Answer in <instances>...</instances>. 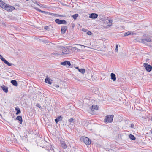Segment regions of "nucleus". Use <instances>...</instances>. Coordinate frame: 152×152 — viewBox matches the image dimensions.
<instances>
[{"mask_svg": "<svg viewBox=\"0 0 152 152\" xmlns=\"http://www.w3.org/2000/svg\"><path fill=\"white\" fill-rule=\"evenodd\" d=\"M67 29V27L66 26H62L61 28V33L63 34L65 33Z\"/></svg>", "mask_w": 152, "mask_h": 152, "instance_id": "11", "label": "nucleus"}, {"mask_svg": "<svg viewBox=\"0 0 152 152\" xmlns=\"http://www.w3.org/2000/svg\"><path fill=\"white\" fill-rule=\"evenodd\" d=\"M2 1L1 0H0V1Z\"/></svg>", "mask_w": 152, "mask_h": 152, "instance_id": "49", "label": "nucleus"}, {"mask_svg": "<svg viewBox=\"0 0 152 152\" xmlns=\"http://www.w3.org/2000/svg\"><path fill=\"white\" fill-rule=\"evenodd\" d=\"M78 71L80 72L82 74H84L85 72V70L83 69H79Z\"/></svg>", "mask_w": 152, "mask_h": 152, "instance_id": "25", "label": "nucleus"}, {"mask_svg": "<svg viewBox=\"0 0 152 152\" xmlns=\"http://www.w3.org/2000/svg\"><path fill=\"white\" fill-rule=\"evenodd\" d=\"M129 138L132 140H135L136 139L135 137L133 135L130 134L129 135Z\"/></svg>", "mask_w": 152, "mask_h": 152, "instance_id": "26", "label": "nucleus"}, {"mask_svg": "<svg viewBox=\"0 0 152 152\" xmlns=\"http://www.w3.org/2000/svg\"><path fill=\"white\" fill-rule=\"evenodd\" d=\"M15 110H16L17 111L16 113V115H18L19 113H20V109L19 108H15Z\"/></svg>", "mask_w": 152, "mask_h": 152, "instance_id": "28", "label": "nucleus"}, {"mask_svg": "<svg viewBox=\"0 0 152 152\" xmlns=\"http://www.w3.org/2000/svg\"><path fill=\"white\" fill-rule=\"evenodd\" d=\"M37 5H38V6H40V5H39L37 3H37H35Z\"/></svg>", "mask_w": 152, "mask_h": 152, "instance_id": "45", "label": "nucleus"}, {"mask_svg": "<svg viewBox=\"0 0 152 152\" xmlns=\"http://www.w3.org/2000/svg\"><path fill=\"white\" fill-rule=\"evenodd\" d=\"M61 145L62 148L64 149H65L67 148V146L66 144L65 143L64 141L63 140H61L60 141Z\"/></svg>", "mask_w": 152, "mask_h": 152, "instance_id": "8", "label": "nucleus"}, {"mask_svg": "<svg viewBox=\"0 0 152 152\" xmlns=\"http://www.w3.org/2000/svg\"><path fill=\"white\" fill-rule=\"evenodd\" d=\"M78 14H76L75 15H74L72 16V17L73 18V19L75 20L77 18L78 16Z\"/></svg>", "mask_w": 152, "mask_h": 152, "instance_id": "29", "label": "nucleus"}, {"mask_svg": "<svg viewBox=\"0 0 152 152\" xmlns=\"http://www.w3.org/2000/svg\"><path fill=\"white\" fill-rule=\"evenodd\" d=\"M0 59L3 62L5 60L1 55H0Z\"/></svg>", "mask_w": 152, "mask_h": 152, "instance_id": "33", "label": "nucleus"}, {"mask_svg": "<svg viewBox=\"0 0 152 152\" xmlns=\"http://www.w3.org/2000/svg\"><path fill=\"white\" fill-rule=\"evenodd\" d=\"M7 4L3 1H0V7L2 8L5 10Z\"/></svg>", "mask_w": 152, "mask_h": 152, "instance_id": "10", "label": "nucleus"}, {"mask_svg": "<svg viewBox=\"0 0 152 152\" xmlns=\"http://www.w3.org/2000/svg\"><path fill=\"white\" fill-rule=\"evenodd\" d=\"M55 87L56 88H58L59 87V86L58 85H56L55 86Z\"/></svg>", "mask_w": 152, "mask_h": 152, "instance_id": "41", "label": "nucleus"}, {"mask_svg": "<svg viewBox=\"0 0 152 152\" xmlns=\"http://www.w3.org/2000/svg\"><path fill=\"white\" fill-rule=\"evenodd\" d=\"M34 8L36 10H37L39 12H40L42 13H47V12H46L45 11H42L41 10H39V9H38V8H37V7H34Z\"/></svg>", "mask_w": 152, "mask_h": 152, "instance_id": "24", "label": "nucleus"}, {"mask_svg": "<svg viewBox=\"0 0 152 152\" xmlns=\"http://www.w3.org/2000/svg\"><path fill=\"white\" fill-rule=\"evenodd\" d=\"M62 119V117L61 116H59L57 117V118L55 119V121L56 123H57L59 121H60Z\"/></svg>", "mask_w": 152, "mask_h": 152, "instance_id": "17", "label": "nucleus"}, {"mask_svg": "<svg viewBox=\"0 0 152 152\" xmlns=\"http://www.w3.org/2000/svg\"><path fill=\"white\" fill-rule=\"evenodd\" d=\"M82 31L84 32H86L87 31V30L84 28H82Z\"/></svg>", "mask_w": 152, "mask_h": 152, "instance_id": "39", "label": "nucleus"}, {"mask_svg": "<svg viewBox=\"0 0 152 152\" xmlns=\"http://www.w3.org/2000/svg\"><path fill=\"white\" fill-rule=\"evenodd\" d=\"M74 120V119L73 118H71L70 119H69V124H71V122H72Z\"/></svg>", "mask_w": 152, "mask_h": 152, "instance_id": "31", "label": "nucleus"}, {"mask_svg": "<svg viewBox=\"0 0 152 152\" xmlns=\"http://www.w3.org/2000/svg\"><path fill=\"white\" fill-rule=\"evenodd\" d=\"M60 50V52H58L57 53L58 55L64 56L69 54L70 53L69 50L65 47L61 48Z\"/></svg>", "mask_w": 152, "mask_h": 152, "instance_id": "1", "label": "nucleus"}, {"mask_svg": "<svg viewBox=\"0 0 152 152\" xmlns=\"http://www.w3.org/2000/svg\"><path fill=\"white\" fill-rule=\"evenodd\" d=\"M111 79L113 81H115L116 80V78L115 75L113 73L110 74Z\"/></svg>", "mask_w": 152, "mask_h": 152, "instance_id": "15", "label": "nucleus"}, {"mask_svg": "<svg viewBox=\"0 0 152 152\" xmlns=\"http://www.w3.org/2000/svg\"><path fill=\"white\" fill-rule=\"evenodd\" d=\"M113 117L114 115H108L106 116L105 118L104 119V121L107 123L111 122L113 121Z\"/></svg>", "mask_w": 152, "mask_h": 152, "instance_id": "2", "label": "nucleus"}, {"mask_svg": "<svg viewBox=\"0 0 152 152\" xmlns=\"http://www.w3.org/2000/svg\"><path fill=\"white\" fill-rule=\"evenodd\" d=\"M75 68H76V69H78V70H79V69L78 68V67H75Z\"/></svg>", "mask_w": 152, "mask_h": 152, "instance_id": "46", "label": "nucleus"}, {"mask_svg": "<svg viewBox=\"0 0 152 152\" xmlns=\"http://www.w3.org/2000/svg\"><path fill=\"white\" fill-rule=\"evenodd\" d=\"M47 13L48 15H52L53 16H56V17H58L59 16L58 15L56 14H54V13H51L50 12H47Z\"/></svg>", "mask_w": 152, "mask_h": 152, "instance_id": "23", "label": "nucleus"}, {"mask_svg": "<svg viewBox=\"0 0 152 152\" xmlns=\"http://www.w3.org/2000/svg\"><path fill=\"white\" fill-rule=\"evenodd\" d=\"M32 2L34 4L36 3H37V1H35V0H32Z\"/></svg>", "mask_w": 152, "mask_h": 152, "instance_id": "40", "label": "nucleus"}, {"mask_svg": "<svg viewBox=\"0 0 152 152\" xmlns=\"http://www.w3.org/2000/svg\"><path fill=\"white\" fill-rule=\"evenodd\" d=\"M2 88L3 91L7 93L8 92V88L7 87H3Z\"/></svg>", "mask_w": 152, "mask_h": 152, "instance_id": "27", "label": "nucleus"}, {"mask_svg": "<svg viewBox=\"0 0 152 152\" xmlns=\"http://www.w3.org/2000/svg\"><path fill=\"white\" fill-rule=\"evenodd\" d=\"M45 82L49 84H51L52 82V80L48 77H46L45 79Z\"/></svg>", "mask_w": 152, "mask_h": 152, "instance_id": "12", "label": "nucleus"}, {"mask_svg": "<svg viewBox=\"0 0 152 152\" xmlns=\"http://www.w3.org/2000/svg\"><path fill=\"white\" fill-rule=\"evenodd\" d=\"M83 141L86 145H89L91 143V141L87 137H84L83 138Z\"/></svg>", "mask_w": 152, "mask_h": 152, "instance_id": "3", "label": "nucleus"}, {"mask_svg": "<svg viewBox=\"0 0 152 152\" xmlns=\"http://www.w3.org/2000/svg\"><path fill=\"white\" fill-rule=\"evenodd\" d=\"M16 119L20 121V124H21L22 123L23 120L21 116H18L16 117Z\"/></svg>", "mask_w": 152, "mask_h": 152, "instance_id": "20", "label": "nucleus"}, {"mask_svg": "<svg viewBox=\"0 0 152 152\" xmlns=\"http://www.w3.org/2000/svg\"><path fill=\"white\" fill-rule=\"evenodd\" d=\"M29 0H26V1H29Z\"/></svg>", "mask_w": 152, "mask_h": 152, "instance_id": "48", "label": "nucleus"}, {"mask_svg": "<svg viewBox=\"0 0 152 152\" xmlns=\"http://www.w3.org/2000/svg\"><path fill=\"white\" fill-rule=\"evenodd\" d=\"M135 34L133 32H132L130 31H128L127 32H126L124 33V37L126 36H127L129 35L130 34H132V35H134Z\"/></svg>", "mask_w": 152, "mask_h": 152, "instance_id": "18", "label": "nucleus"}, {"mask_svg": "<svg viewBox=\"0 0 152 152\" xmlns=\"http://www.w3.org/2000/svg\"><path fill=\"white\" fill-rule=\"evenodd\" d=\"M75 45H80V46H83L84 47H87V48H88V47H86V46H85L84 45H81V44H75Z\"/></svg>", "mask_w": 152, "mask_h": 152, "instance_id": "37", "label": "nucleus"}, {"mask_svg": "<svg viewBox=\"0 0 152 152\" xmlns=\"http://www.w3.org/2000/svg\"><path fill=\"white\" fill-rule=\"evenodd\" d=\"M98 15L95 13H92L90 14L89 18H96L98 17Z\"/></svg>", "mask_w": 152, "mask_h": 152, "instance_id": "13", "label": "nucleus"}, {"mask_svg": "<svg viewBox=\"0 0 152 152\" xmlns=\"http://www.w3.org/2000/svg\"><path fill=\"white\" fill-rule=\"evenodd\" d=\"M61 64L63 66L68 65L70 66L71 65L70 62L69 61H66L61 63Z\"/></svg>", "mask_w": 152, "mask_h": 152, "instance_id": "9", "label": "nucleus"}, {"mask_svg": "<svg viewBox=\"0 0 152 152\" xmlns=\"http://www.w3.org/2000/svg\"><path fill=\"white\" fill-rule=\"evenodd\" d=\"M151 120L152 121V117L151 118Z\"/></svg>", "mask_w": 152, "mask_h": 152, "instance_id": "47", "label": "nucleus"}, {"mask_svg": "<svg viewBox=\"0 0 152 152\" xmlns=\"http://www.w3.org/2000/svg\"><path fill=\"white\" fill-rule=\"evenodd\" d=\"M105 22L107 24V25L109 26H110L112 25V20H111L106 19Z\"/></svg>", "mask_w": 152, "mask_h": 152, "instance_id": "14", "label": "nucleus"}, {"mask_svg": "<svg viewBox=\"0 0 152 152\" xmlns=\"http://www.w3.org/2000/svg\"><path fill=\"white\" fill-rule=\"evenodd\" d=\"M98 110V107L97 105L94 104L93 105L91 109L92 111H94L95 110Z\"/></svg>", "mask_w": 152, "mask_h": 152, "instance_id": "16", "label": "nucleus"}, {"mask_svg": "<svg viewBox=\"0 0 152 152\" xmlns=\"http://www.w3.org/2000/svg\"><path fill=\"white\" fill-rule=\"evenodd\" d=\"M15 9V8L13 6H11L9 4H7L5 10L8 12H12Z\"/></svg>", "mask_w": 152, "mask_h": 152, "instance_id": "4", "label": "nucleus"}, {"mask_svg": "<svg viewBox=\"0 0 152 152\" xmlns=\"http://www.w3.org/2000/svg\"><path fill=\"white\" fill-rule=\"evenodd\" d=\"M11 83L15 86H18L17 82L15 80H12L11 81Z\"/></svg>", "mask_w": 152, "mask_h": 152, "instance_id": "21", "label": "nucleus"}, {"mask_svg": "<svg viewBox=\"0 0 152 152\" xmlns=\"http://www.w3.org/2000/svg\"><path fill=\"white\" fill-rule=\"evenodd\" d=\"M45 29H47L48 28V26H45Z\"/></svg>", "mask_w": 152, "mask_h": 152, "instance_id": "43", "label": "nucleus"}, {"mask_svg": "<svg viewBox=\"0 0 152 152\" xmlns=\"http://www.w3.org/2000/svg\"><path fill=\"white\" fill-rule=\"evenodd\" d=\"M40 6L43 8H47V7L46 5H41V6Z\"/></svg>", "mask_w": 152, "mask_h": 152, "instance_id": "36", "label": "nucleus"}, {"mask_svg": "<svg viewBox=\"0 0 152 152\" xmlns=\"http://www.w3.org/2000/svg\"><path fill=\"white\" fill-rule=\"evenodd\" d=\"M151 133H152V131H151Z\"/></svg>", "mask_w": 152, "mask_h": 152, "instance_id": "50", "label": "nucleus"}, {"mask_svg": "<svg viewBox=\"0 0 152 152\" xmlns=\"http://www.w3.org/2000/svg\"><path fill=\"white\" fill-rule=\"evenodd\" d=\"M118 45H116V48L115 49V51L116 52H118Z\"/></svg>", "mask_w": 152, "mask_h": 152, "instance_id": "32", "label": "nucleus"}, {"mask_svg": "<svg viewBox=\"0 0 152 152\" xmlns=\"http://www.w3.org/2000/svg\"><path fill=\"white\" fill-rule=\"evenodd\" d=\"M55 22L56 23L58 24H66V21L64 20H61L59 19H56L55 20Z\"/></svg>", "mask_w": 152, "mask_h": 152, "instance_id": "7", "label": "nucleus"}, {"mask_svg": "<svg viewBox=\"0 0 152 152\" xmlns=\"http://www.w3.org/2000/svg\"><path fill=\"white\" fill-rule=\"evenodd\" d=\"M151 41V39L149 38H146L145 39H140L138 41L142 43H145L146 42H150Z\"/></svg>", "mask_w": 152, "mask_h": 152, "instance_id": "6", "label": "nucleus"}, {"mask_svg": "<svg viewBox=\"0 0 152 152\" xmlns=\"http://www.w3.org/2000/svg\"><path fill=\"white\" fill-rule=\"evenodd\" d=\"M36 106L37 107H38L39 108H40L41 107L40 105V104H36Z\"/></svg>", "mask_w": 152, "mask_h": 152, "instance_id": "38", "label": "nucleus"}, {"mask_svg": "<svg viewBox=\"0 0 152 152\" xmlns=\"http://www.w3.org/2000/svg\"><path fill=\"white\" fill-rule=\"evenodd\" d=\"M73 50H77V52H79L80 51V50L74 47H72Z\"/></svg>", "mask_w": 152, "mask_h": 152, "instance_id": "30", "label": "nucleus"}, {"mask_svg": "<svg viewBox=\"0 0 152 152\" xmlns=\"http://www.w3.org/2000/svg\"><path fill=\"white\" fill-rule=\"evenodd\" d=\"M77 80L79 81H80L81 82H82L83 81V80H80L79 79H77Z\"/></svg>", "mask_w": 152, "mask_h": 152, "instance_id": "42", "label": "nucleus"}, {"mask_svg": "<svg viewBox=\"0 0 152 152\" xmlns=\"http://www.w3.org/2000/svg\"><path fill=\"white\" fill-rule=\"evenodd\" d=\"M72 28L74 27V26H75V25H74V24H73L72 25Z\"/></svg>", "mask_w": 152, "mask_h": 152, "instance_id": "44", "label": "nucleus"}, {"mask_svg": "<svg viewBox=\"0 0 152 152\" xmlns=\"http://www.w3.org/2000/svg\"><path fill=\"white\" fill-rule=\"evenodd\" d=\"M143 66L145 67L147 71L148 72H150L152 69V66L150 65H148L147 63H144Z\"/></svg>", "mask_w": 152, "mask_h": 152, "instance_id": "5", "label": "nucleus"}, {"mask_svg": "<svg viewBox=\"0 0 152 152\" xmlns=\"http://www.w3.org/2000/svg\"><path fill=\"white\" fill-rule=\"evenodd\" d=\"M4 62L9 66H10L13 65L12 64L8 62L6 60H5L4 61Z\"/></svg>", "mask_w": 152, "mask_h": 152, "instance_id": "22", "label": "nucleus"}, {"mask_svg": "<svg viewBox=\"0 0 152 152\" xmlns=\"http://www.w3.org/2000/svg\"><path fill=\"white\" fill-rule=\"evenodd\" d=\"M88 75H90V77H88L87 76V78L88 79H91V77H92V75H91V74H88Z\"/></svg>", "mask_w": 152, "mask_h": 152, "instance_id": "34", "label": "nucleus"}, {"mask_svg": "<svg viewBox=\"0 0 152 152\" xmlns=\"http://www.w3.org/2000/svg\"><path fill=\"white\" fill-rule=\"evenodd\" d=\"M48 150L49 152H55L54 149L53 148L52 146L50 145L48 146Z\"/></svg>", "mask_w": 152, "mask_h": 152, "instance_id": "19", "label": "nucleus"}, {"mask_svg": "<svg viewBox=\"0 0 152 152\" xmlns=\"http://www.w3.org/2000/svg\"><path fill=\"white\" fill-rule=\"evenodd\" d=\"M87 34L88 35H91L92 34V33L90 31H88L87 32Z\"/></svg>", "mask_w": 152, "mask_h": 152, "instance_id": "35", "label": "nucleus"}]
</instances>
